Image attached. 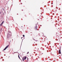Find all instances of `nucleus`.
I'll return each mask as SVG.
<instances>
[{
    "mask_svg": "<svg viewBox=\"0 0 62 62\" xmlns=\"http://www.w3.org/2000/svg\"><path fill=\"white\" fill-rule=\"evenodd\" d=\"M11 36V34L8 33L7 35V37L8 38H9Z\"/></svg>",
    "mask_w": 62,
    "mask_h": 62,
    "instance_id": "obj_1",
    "label": "nucleus"
},
{
    "mask_svg": "<svg viewBox=\"0 0 62 62\" xmlns=\"http://www.w3.org/2000/svg\"><path fill=\"white\" fill-rule=\"evenodd\" d=\"M26 59V56H25L24 57H23L22 58L23 60V61H24V60H25Z\"/></svg>",
    "mask_w": 62,
    "mask_h": 62,
    "instance_id": "obj_2",
    "label": "nucleus"
},
{
    "mask_svg": "<svg viewBox=\"0 0 62 62\" xmlns=\"http://www.w3.org/2000/svg\"><path fill=\"white\" fill-rule=\"evenodd\" d=\"M8 46H9V45H8L7 46L5 47V48L4 49V51L6 49H7L8 48Z\"/></svg>",
    "mask_w": 62,
    "mask_h": 62,
    "instance_id": "obj_3",
    "label": "nucleus"
},
{
    "mask_svg": "<svg viewBox=\"0 0 62 62\" xmlns=\"http://www.w3.org/2000/svg\"><path fill=\"white\" fill-rule=\"evenodd\" d=\"M59 54H61V50L60 49H59Z\"/></svg>",
    "mask_w": 62,
    "mask_h": 62,
    "instance_id": "obj_4",
    "label": "nucleus"
},
{
    "mask_svg": "<svg viewBox=\"0 0 62 62\" xmlns=\"http://www.w3.org/2000/svg\"><path fill=\"white\" fill-rule=\"evenodd\" d=\"M4 23V21H3V22H2V23H1V24H3V23Z\"/></svg>",
    "mask_w": 62,
    "mask_h": 62,
    "instance_id": "obj_5",
    "label": "nucleus"
},
{
    "mask_svg": "<svg viewBox=\"0 0 62 62\" xmlns=\"http://www.w3.org/2000/svg\"><path fill=\"white\" fill-rule=\"evenodd\" d=\"M8 34H10L11 33V32L8 31Z\"/></svg>",
    "mask_w": 62,
    "mask_h": 62,
    "instance_id": "obj_6",
    "label": "nucleus"
},
{
    "mask_svg": "<svg viewBox=\"0 0 62 62\" xmlns=\"http://www.w3.org/2000/svg\"><path fill=\"white\" fill-rule=\"evenodd\" d=\"M35 28L37 29V26H36L35 27Z\"/></svg>",
    "mask_w": 62,
    "mask_h": 62,
    "instance_id": "obj_7",
    "label": "nucleus"
},
{
    "mask_svg": "<svg viewBox=\"0 0 62 62\" xmlns=\"http://www.w3.org/2000/svg\"><path fill=\"white\" fill-rule=\"evenodd\" d=\"M2 25V24L1 23L0 24V26H1Z\"/></svg>",
    "mask_w": 62,
    "mask_h": 62,
    "instance_id": "obj_8",
    "label": "nucleus"
},
{
    "mask_svg": "<svg viewBox=\"0 0 62 62\" xmlns=\"http://www.w3.org/2000/svg\"><path fill=\"white\" fill-rule=\"evenodd\" d=\"M18 57L20 59V56H19V54H18Z\"/></svg>",
    "mask_w": 62,
    "mask_h": 62,
    "instance_id": "obj_9",
    "label": "nucleus"
},
{
    "mask_svg": "<svg viewBox=\"0 0 62 62\" xmlns=\"http://www.w3.org/2000/svg\"><path fill=\"white\" fill-rule=\"evenodd\" d=\"M23 37H25L24 35H23Z\"/></svg>",
    "mask_w": 62,
    "mask_h": 62,
    "instance_id": "obj_10",
    "label": "nucleus"
},
{
    "mask_svg": "<svg viewBox=\"0 0 62 62\" xmlns=\"http://www.w3.org/2000/svg\"><path fill=\"white\" fill-rule=\"evenodd\" d=\"M29 54V52H28L27 53V54Z\"/></svg>",
    "mask_w": 62,
    "mask_h": 62,
    "instance_id": "obj_11",
    "label": "nucleus"
},
{
    "mask_svg": "<svg viewBox=\"0 0 62 62\" xmlns=\"http://www.w3.org/2000/svg\"><path fill=\"white\" fill-rule=\"evenodd\" d=\"M58 0H56V1H58Z\"/></svg>",
    "mask_w": 62,
    "mask_h": 62,
    "instance_id": "obj_12",
    "label": "nucleus"
},
{
    "mask_svg": "<svg viewBox=\"0 0 62 62\" xmlns=\"http://www.w3.org/2000/svg\"><path fill=\"white\" fill-rule=\"evenodd\" d=\"M17 15H18V14H17Z\"/></svg>",
    "mask_w": 62,
    "mask_h": 62,
    "instance_id": "obj_13",
    "label": "nucleus"
},
{
    "mask_svg": "<svg viewBox=\"0 0 62 62\" xmlns=\"http://www.w3.org/2000/svg\"><path fill=\"white\" fill-rule=\"evenodd\" d=\"M21 39H22V38H21Z\"/></svg>",
    "mask_w": 62,
    "mask_h": 62,
    "instance_id": "obj_14",
    "label": "nucleus"
}]
</instances>
